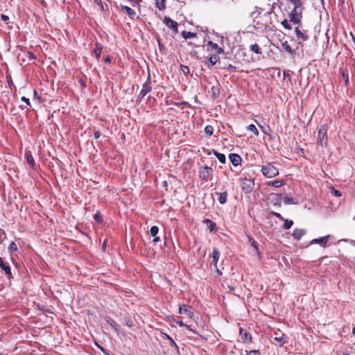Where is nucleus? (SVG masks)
I'll list each match as a JSON object with an SVG mask.
<instances>
[{"label":"nucleus","mask_w":355,"mask_h":355,"mask_svg":"<svg viewBox=\"0 0 355 355\" xmlns=\"http://www.w3.org/2000/svg\"><path fill=\"white\" fill-rule=\"evenodd\" d=\"M174 322L178 324L180 327H185L187 329H189V331H192V329L190 327V326L184 324L182 321H179V320H174Z\"/></svg>","instance_id":"nucleus-35"},{"label":"nucleus","mask_w":355,"mask_h":355,"mask_svg":"<svg viewBox=\"0 0 355 355\" xmlns=\"http://www.w3.org/2000/svg\"><path fill=\"white\" fill-rule=\"evenodd\" d=\"M213 132H214V128L211 125H207L205 128V132L206 135L211 136V135H212Z\"/></svg>","instance_id":"nucleus-34"},{"label":"nucleus","mask_w":355,"mask_h":355,"mask_svg":"<svg viewBox=\"0 0 355 355\" xmlns=\"http://www.w3.org/2000/svg\"><path fill=\"white\" fill-rule=\"evenodd\" d=\"M159 232V228L157 226H153L151 227L150 230V234L152 236L154 237L153 239V243H157L158 241H159L160 239L159 236H157V234H158Z\"/></svg>","instance_id":"nucleus-11"},{"label":"nucleus","mask_w":355,"mask_h":355,"mask_svg":"<svg viewBox=\"0 0 355 355\" xmlns=\"http://www.w3.org/2000/svg\"><path fill=\"white\" fill-rule=\"evenodd\" d=\"M164 24L170 28L175 31V32H178V23L169 17H165L164 19Z\"/></svg>","instance_id":"nucleus-8"},{"label":"nucleus","mask_w":355,"mask_h":355,"mask_svg":"<svg viewBox=\"0 0 355 355\" xmlns=\"http://www.w3.org/2000/svg\"><path fill=\"white\" fill-rule=\"evenodd\" d=\"M107 322L115 329V330H118V327H119V325L118 324L114 321L112 319H111L110 318H108L107 320Z\"/></svg>","instance_id":"nucleus-33"},{"label":"nucleus","mask_w":355,"mask_h":355,"mask_svg":"<svg viewBox=\"0 0 355 355\" xmlns=\"http://www.w3.org/2000/svg\"><path fill=\"white\" fill-rule=\"evenodd\" d=\"M127 324L129 326V327H131L132 324L130 323V322H127Z\"/></svg>","instance_id":"nucleus-56"},{"label":"nucleus","mask_w":355,"mask_h":355,"mask_svg":"<svg viewBox=\"0 0 355 355\" xmlns=\"http://www.w3.org/2000/svg\"><path fill=\"white\" fill-rule=\"evenodd\" d=\"M94 138L97 139L100 137L101 132L99 131H96L94 134Z\"/></svg>","instance_id":"nucleus-49"},{"label":"nucleus","mask_w":355,"mask_h":355,"mask_svg":"<svg viewBox=\"0 0 355 355\" xmlns=\"http://www.w3.org/2000/svg\"><path fill=\"white\" fill-rule=\"evenodd\" d=\"M247 129L248 130L252 131L255 136H258L259 135V131H258L257 127L254 125H253V124L249 125L248 126Z\"/></svg>","instance_id":"nucleus-28"},{"label":"nucleus","mask_w":355,"mask_h":355,"mask_svg":"<svg viewBox=\"0 0 355 355\" xmlns=\"http://www.w3.org/2000/svg\"><path fill=\"white\" fill-rule=\"evenodd\" d=\"M213 172L211 167L205 166L200 171V178L205 180L207 179L209 175Z\"/></svg>","instance_id":"nucleus-7"},{"label":"nucleus","mask_w":355,"mask_h":355,"mask_svg":"<svg viewBox=\"0 0 355 355\" xmlns=\"http://www.w3.org/2000/svg\"><path fill=\"white\" fill-rule=\"evenodd\" d=\"M218 196H219L218 201L220 204L224 205L227 202V193L226 191L222 192V193H216Z\"/></svg>","instance_id":"nucleus-18"},{"label":"nucleus","mask_w":355,"mask_h":355,"mask_svg":"<svg viewBox=\"0 0 355 355\" xmlns=\"http://www.w3.org/2000/svg\"><path fill=\"white\" fill-rule=\"evenodd\" d=\"M229 158L232 164L235 166H238L241 162V157L237 154L231 153L229 155Z\"/></svg>","instance_id":"nucleus-10"},{"label":"nucleus","mask_w":355,"mask_h":355,"mask_svg":"<svg viewBox=\"0 0 355 355\" xmlns=\"http://www.w3.org/2000/svg\"><path fill=\"white\" fill-rule=\"evenodd\" d=\"M212 151L220 163H222V164L225 163L226 157L224 154L218 153L217 151H216L214 150H213Z\"/></svg>","instance_id":"nucleus-21"},{"label":"nucleus","mask_w":355,"mask_h":355,"mask_svg":"<svg viewBox=\"0 0 355 355\" xmlns=\"http://www.w3.org/2000/svg\"><path fill=\"white\" fill-rule=\"evenodd\" d=\"M121 10L126 13L130 18H133L136 15L133 9L126 6H121Z\"/></svg>","instance_id":"nucleus-12"},{"label":"nucleus","mask_w":355,"mask_h":355,"mask_svg":"<svg viewBox=\"0 0 355 355\" xmlns=\"http://www.w3.org/2000/svg\"><path fill=\"white\" fill-rule=\"evenodd\" d=\"M261 171L263 175L268 178H274L279 174V171L277 168L270 164L263 166Z\"/></svg>","instance_id":"nucleus-2"},{"label":"nucleus","mask_w":355,"mask_h":355,"mask_svg":"<svg viewBox=\"0 0 355 355\" xmlns=\"http://www.w3.org/2000/svg\"><path fill=\"white\" fill-rule=\"evenodd\" d=\"M284 184V182L283 180H275V181L269 182L268 184L269 186H272V187L278 188V187H282Z\"/></svg>","instance_id":"nucleus-26"},{"label":"nucleus","mask_w":355,"mask_h":355,"mask_svg":"<svg viewBox=\"0 0 355 355\" xmlns=\"http://www.w3.org/2000/svg\"><path fill=\"white\" fill-rule=\"evenodd\" d=\"M21 101L25 102L27 105H30V101H29V99L24 97V96H22L21 97Z\"/></svg>","instance_id":"nucleus-48"},{"label":"nucleus","mask_w":355,"mask_h":355,"mask_svg":"<svg viewBox=\"0 0 355 355\" xmlns=\"http://www.w3.org/2000/svg\"><path fill=\"white\" fill-rule=\"evenodd\" d=\"M219 257H220L219 250L217 248H214L213 249V252H212V261H211V264H214V266H216V263L218 261Z\"/></svg>","instance_id":"nucleus-14"},{"label":"nucleus","mask_w":355,"mask_h":355,"mask_svg":"<svg viewBox=\"0 0 355 355\" xmlns=\"http://www.w3.org/2000/svg\"><path fill=\"white\" fill-rule=\"evenodd\" d=\"M327 130L328 127L325 124L322 125L318 129L317 144L321 146H327Z\"/></svg>","instance_id":"nucleus-1"},{"label":"nucleus","mask_w":355,"mask_h":355,"mask_svg":"<svg viewBox=\"0 0 355 355\" xmlns=\"http://www.w3.org/2000/svg\"><path fill=\"white\" fill-rule=\"evenodd\" d=\"M328 238H329V236L321 237L319 239H315L311 241V244L317 243V244H320L322 246H324L327 245Z\"/></svg>","instance_id":"nucleus-13"},{"label":"nucleus","mask_w":355,"mask_h":355,"mask_svg":"<svg viewBox=\"0 0 355 355\" xmlns=\"http://www.w3.org/2000/svg\"><path fill=\"white\" fill-rule=\"evenodd\" d=\"M284 228L285 230L290 229L292 225H293V222L292 220H289L288 219H284Z\"/></svg>","instance_id":"nucleus-32"},{"label":"nucleus","mask_w":355,"mask_h":355,"mask_svg":"<svg viewBox=\"0 0 355 355\" xmlns=\"http://www.w3.org/2000/svg\"><path fill=\"white\" fill-rule=\"evenodd\" d=\"M179 313L184 315L187 318L190 319L193 318L194 316L191 307L185 304L180 306Z\"/></svg>","instance_id":"nucleus-5"},{"label":"nucleus","mask_w":355,"mask_h":355,"mask_svg":"<svg viewBox=\"0 0 355 355\" xmlns=\"http://www.w3.org/2000/svg\"><path fill=\"white\" fill-rule=\"evenodd\" d=\"M227 70L230 72L235 71L236 67L232 64H229L227 67Z\"/></svg>","instance_id":"nucleus-44"},{"label":"nucleus","mask_w":355,"mask_h":355,"mask_svg":"<svg viewBox=\"0 0 355 355\" xmlns=\"http://www.w3.org/2000/svg\"><path fill=\"white\" fill-rule=\"evenodd\" d=\"M250 49L252 51L254 52L255 53H257V54L261 53V52L260 51V48L257 44L250 45Z\"/></svg>","instance_id":"nucleus-30"},{"label":"nucleus","mask_w":355,"mask_h":355,"mask_svg":"<svg viewBox=\"0 0 355 355\" xmlns=\"http://www.w3.org/2000/svg\"><path fill=\"white\" fill-rule=\"evenodd\" d=\"M254 184V182L251 179H249V178L241 179V188H242L243 191L245 192V193H250L252 191Z\"/></svg>","instance_id":"nucleus-3"},{"label":"nucleus","mask_w":355,"mask_h":355,"mask_svg":"<svg viewBox=\"0 0 355 355\" xmlns=\"http://www.w3.org/2000/svg\"><path fill=\"white\" fill-rule=\"evenodd\" d=\"M156 6L159 10H162L166 7V0H156Z\"/></svg>","instance_id":"nucleus-24"},{"label":"nucleus","mask_w":355,"mask_h":355,"mask_svg":"<svg viewBox=\"0 0 355 355\" xmlns=\"http://www.w3.org/2000/svg\"><path fill=\"white\" fill-rule=\"evenodd\" d=\"M289 1L293 5V10H302L304 9L301 0H289Z\"/></svg>","instance_id":"nucleus-15"},{"label":"nucleus","mask_w":355,"mask_h":355,"mask_svg":"<svg viewBox=\"0 0 355 355\" xmlns=\"http://www.w3.org/2000/svg\"><path fill=\"white\" fill-rule=\"evenodd\" d=\"M219 58L217 55L214 54L210 56V58L208 59V65L213 66L214 65L218 60Z\"/></svg>","instance_id":"nucleus-22"},{"label":"nucleus","mask_w":355,"mask_h":355,"mask_svg":"<svg viewBox=\"0 0 355 355\" xmlns=\"http://www.w3.org/2000/svg\"><path fill=\"white\" fill-rule=\"evenodd\" d=\"M95 218H96V220H97L98 221H99V218H98V216H96Z\"/></svg>","instance_id":"nucleus-55"},{"label":"nucleus","mask_w":355,"mask_h":355,"mask_svg":"<svg viewBox=\"0 0 355 355\" xmlns=\"http://www.w3.org/2000/svg\"><path fill=\"white\" fill-rule=\"evenodd\" d=\"M151 90V81L150 78L147 79L143 85V88L140 92L139 97L144 98Z\"/></svg>","instance_id":"nucleus-6"},{"label":"nucleus","mask_w":355,"mask_h":355,"mask_svg":"<svg viewBox=\"0 0 355 355\" xmlns=\"http://www.w3.org/2000/svg\"><path fill=\"white\" fill-rule=\"evenodd\" d=\"M259 127H260V128L261 129V130H262L264 133H266V131L265 128H264L263 126L259 125Z\"/></svg>","instance_id":"nucleus-52"},{"label":"nucleus","mask_w":355,"mask_h":355,"mask_svg":"<svg viewBox=\"0 0 355 355\" xmlns=\"http://www.w3.org/2000/svg\"><path fill=\"white\" fill-rule=\"evenodd\" d=\"M296 36L298 40H301L302 41H306L308 40V36L303 33L298 27L295 28Z\"/></svg>","instance_id":"nucleus-19"},{"label":"nucleus","mask_w":355,"mask_h":355,"mask_svg":"<svg viewBox=\"0 0 355 355\" xmlns=\"http://www.w3.org/2000/svg\"><path fill=\"white\" fill-rule=\"evenodd\" d=\"M181 70H182V73L185 75H187L188 73H189V71H190L189 67L185 66V65H181Z\"/></svg>","instance_id":"nucleus-38"},{"label":"nucleus","mask_w":355,"mask_h":355,"mask_svg":"<svg viewBox=\"0 0 355 355\" xmlns=\"http://www.w3.org/2000/svg\"><path fill=\"white\" fill-rule=\"evenodd\" d=\"M1 19L3 21H6L8 20L9 17L8 16L4 15V14H1V16H0Z\"/></svg>","instance_id":"nucleus-45"},{"label":"nucleus","mask_w":355,"mask_h":355,"mask_svg":"<svg viewBox=\"0 0 355 355\" xmlns=\"http://www.w3.org/2000/svg\"><path fill=\"white\" fill-rule=\"evenodd\" d=\"M157 41H158V44H159V49H160V50H162V49H164V44H162V43L159 42V40H157Z\"/></svg>","instance_id":"nucleus-50"},{"label":"nucleus","mask_w":355,"mask_h":355,"mask_svg":"<svg viewBox=\"0 0 355 355\" xmlns=\"http://www.w3.org/2000/svg\"><path fill=\"white\" fill-rule=\"evenodd\" d=\"M284 202L285 204L286 205H289V204H295L296 202H295L294 200V198H292V197H289V196H286L284 198Z\"/></svg>","instance_id":"nucleus-31"},{"label":"nucleus","mask_w":355,"mask_h":355,"mask_svg":"<svg viewBox=\"0 0 355 355\" xmlns=\"http://www.w3.org/2000/svg\"><path fill=\"white\" fill-rule=\"evenodd\" d=\"M306 231L302 229H295L293 232V236L297 240H300L301 237L304 235Z\"/></svg>","instance_id":"nucleus-16"},{"label":"nucleus","mask_w":355,"mask_h":355,"mask_svg":"<svg viewBox=\"0 0 355 355\" xmlns=\"http://www.w3.org/2000/svg\"><path fill=\"white\" fill-rule=\"evenodd\" d=\"M105 61L107 63H110L111 60H110V57H106L105 59Z\"/></svg>","instance_id":"nucleus-51"},{"label":"nucleus","mask_w":355,"mask_h":355,"mask_svg":"<svg viewBox=\"0 0 355 355\" xmlns=\"http://www.w3.org/2000/svg\"><path fill=\"white\" fill-rule=\"evenodd\" d=\"M26 159H27V162L28 163V164L31 167H33L35 162H34V159H33V156L31 155V154L30 153H26Z\"/></svg>","instance_id":"nucleus-29"},{"label":"nucleus","mask_w":355,"mask_h":355,"mask_svg":"<svg viewBox=\"0 0 355 355\" xmlns=\"http://www.w3.org/2000/svg\"><path fill=\"white\" fill-rule=\"evenodd\" d=\"M352 333H353L354 335H355V327L352 329Z\"/></svg>","instance_id":"nucleus-54"},{"label":"nucleus","mask_w":355,"mask_h":355,"mask_svg":"<svg viewBox=\"0 0 355 355\" xmlns=\"http://www.w3.org/2000/svg\"><path fill=\"white\" fill-rule=\"evenodd\" d=\"M8 250L10 252H15L17 250V244L12 241L10 243L9 247H8Z\"/></svg>","instance_id":"nucleus-36"},{"label":"nucleus","mask_w":355,"mask_h":355,"mask_svg":"<svg viewBox=\"0 0 355 355\" xmlns=\"http://www.w3.org/2000/svg\"><path fill=\"white\" fill-rule=\"evenodd\" d=\"M241 355H260L259 350H245L244 352H241Z\"/></svg>","instance_id":"nucleus-27"},{"label":"nucleus","mask_w":355,"mask_h":355,"mask_svg":"<svg viewBox=\"0 0 355 355\" xmlns=\"http://www.w3.org/2000/svg\"><path fill=\"white\" fill-rule=\"evenodd\" d=\"M205 222L206 223H210V225L209 226V230H210V231H211H211H213V230H214V227H215V225H215V223H214L211 220H209V219H206V220H205Z\"/></svg>","instance_id":"nucleus-39"},{"label":"nucleus","mask_w":355,"mask_h":355,"mask_svg":"<svg viewBox=\"0 0 355 355\" xmlns=\"http://www.w3.org/2000/svg\"><path fill=\"white\" fill-rule=\"evenodd\" d=\"M196 35H197L196 33H191L189 31H184L182 32V36L186 40L192 38V37H196Z\"/></svg>","instance_id":"nucleus-23"},{"label":"nucleus","mask_w":355,"mask_h":355,"mask_svg":"<svg viewBox=\"0 0 355 355\" xmlns=\"http://www.w3.org/2000/svg\"><path fill=\"white\" fill-rule=\"evenodd\" d=\"M166 338L169 340L170 345L171 346H173L175 348H178V345H176V343H175V341L173 340V339L172 338H171L168 335H166Z\"/></svg>","instance_id":"nucleus-40"},{"label":"nucleus","mask_w":355,"mask_h":355,"mask_svg":"<svg viewBox=\"0 0 355 355\" xmlns=\"http://www.w3.org/2000/svg\"><path fill=\"white\" fill-rule=\"evenodd\" d=\"M244 338H245V340H248V339L250 340L251 339L250 334L245 331V334H244Z\"/></svg>","instance_id":"nucleus-47"},{"label":"nucleus","mask_w":355,"mask_h":355,"mask_svg":"<svg viewBox=\"0 0 355 355\" xmlns=\"http://www.w3.org/2000/svg\"><path fill=\"white\" fill-rule=\"evenodd\" d=\"M282 24L286 29H291V26L288 24L287 21L284 20Z\"/></svg>","instance_id":"nucleus-42"},{"label":"nucleus","mask_w":355,"mask_h":355,"mask_svg":"<svg viewBox=\"0 0 355 355\" xmlns=\"http://www.w3.org/2000/svg\"><path fill=\"white\" fill-rule=\"evenodd\" d=\"M250 241H251V244L257 250V243L254 240L252 239H250Z\"/></svg>","instance_id":"nucleus-46"},{"label":"nucleus","mask_w":355,"mask_h":355,"mask_svg":"<svg viewBox=\"0 0 355 355\" xmlns=\"http://www.w3.org/2000/svg\"><path fill=\"white\" fill-rule=\"evenodd\" d=\"M102 49H103L102 46L99 43H96V47L93 51V54L95 55V57L96 58L97 60H98V58L101 56Z\"/></svg>","instance_id":"nucleus-17"},{"label":"nucleus","mask_w":355,"mask_h":355,"mask_svg":"<svg viewBox=\"0 0 355 355\" xmlns=\"http://www.w3.org/2000/svg\"><path fill=\"white\" fill-rule=\"evenodd\" d=\"M0 267L5 272L6 275L9 278H10L12 276L10 267L8 266V264L4 262L3 259L1 257H0Z\"/></svg>","instance_id":"nucleus-9"},{"label":"nucleus","mask_w":355,"mask_h":355,"mask_svg":"<svg viewBox=\"0 0 355 355\" xmlns=\"http://www.w3.org/2000/svg\"><path fill=\"white\" fill-rule=\"evenodd\" d=\"M302 10H293L289 14L290 21L295 24H298L301 21Z\"/></svg>","instance_id":"nucleus-4"},{"label":"nucleus","mask_w":355,"mask_h":355,"mask_svg":"<svg viewBox=\"0 0 355 355\" xmlns=\"http://www.w3.org/2000/svg\"><path fill=\"white\" fill-rule=\"evenodd\" d=\"M242 331H243V329H240V334H242Z\"/></svg>","instance_id":"nucleus-57"},{"label":"nucleus","mask_w":355,"mask_h":355,"mask_svg":"<svg viewBox=\"0 0 355 355\" xmlns=\"http://www.w3.org/2000/svg\"><path fill=\"white\" fill-rule=\"evenodd\" d=\"M282 46L286 51H287L289 53H293V50H292L291 47L290 46V45H288L287 44V42L283 43Z\"/></svg>","instance_id":"nucleus-37"},{"label":"nucleus","mask_w":355,"mask_h":355,"mask_svg":"<svg viewBox=\"0 0 355 355\" xmlns=\"http://www.w3.org/2000/svg\"><path fill=\"white\" fill-rule=\"evenodd\" d=\"M272 214L274 216H275L277 218H278L279 219H280L281 220H284V219H285L279 213L272 212Z\"/></svg>","instance_id":"nucleus-43"},{"label":"nucleus","mask_w":355,"mask_h":355,"mask_svg":"<svg viewBox=\"0 0 355 355\" xmlns=\"http://www.w3.org/2000/svg\"><path fill=\"white\" fill-rule=\"evenodd\" d=\"M344 355H350V354H344Z\"/></svg>","instance_id":"nucleus-58"},{"label":"nucleus","mask_w":355,"mask_h":355,"mask_svg":"<svg viewBox=\"0 0 355 355\" xmlns=\"http://www.w3.org/2000/svg\"><path fill=\"white\" fill-rule=\"evenodd\" d=\"M273 340L277 341L279 343L280 345H283L284 343V334L281 333H275V337L273 338Z\"/></svg>","instance_id":"nucleus-20"},{"label":"nucleus","mask_w":355,"mask_h":355,"mask_svg":"<svg viewBox=\"0 0 355 355\" xmlns=\"http://www.w3.org/2000/svg\"><path fill=\"white\" fill-rule=\"evenodd\" d=\"M331 193L334 194L336 196L339 197L341 196V193L339 191L335 189L334 187H331Z\"/></svg>","instance_id":"nucleus-41"},{"label":"nucleus","mask_w":355,"mask_h":355,"mask_svg":"<svg viewBox=\"0 0 355 355\" xmlns=\"http://www.w3.org/2000/svg\"><path fill=\"white\" fill-rule=\"evenodd\" d=\"M208 44L211 46L213 49L216 50L218 53H221L223 52V49L219 47L217 44L214 43L212 42H209Z\"/></svg>","instance_id":"nucleus-25"},{"label":"nucleus","mask_w":355,"mask_h":355,"mask_svg":"<svg viewBox=\"0 0 355 355\" xmlns=\"http://www.w3.org/2000/svg\"><path fill=\"white\" fill-rule=\"evenodd\" d=\"M28 54L30 55V56H31L32 58H35V56H34V55H33V53H31V52H28Z\"/></svg>","instance_id":"nucleus-53"}]
</instances>
